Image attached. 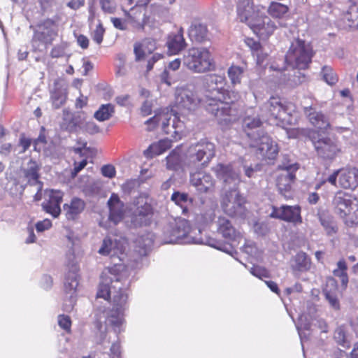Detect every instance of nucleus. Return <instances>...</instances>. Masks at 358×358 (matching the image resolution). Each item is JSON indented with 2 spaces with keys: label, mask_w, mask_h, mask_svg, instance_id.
I'll use <instances>...</instances> for the list:
<instances>
[{
  "label": "nucleus",
  "mask_w": 358,
  "mask_h": 358,
  "mask_svg": "<svg viewBox=\"0 0 358 358\" xmlns=\"http://www.w3.org/2000/svg\"><path fill=\"white\" fill-rule=\"evenodd\" d=\"M101 282L96 296L106 300H110L115 308L105 309L99 313L98 322L101 328L104 322L113 326H117L122 322L121 309H124L127 302V294L125 289L129 285L127 272L119 275L104 274L101 277Z\"/></svg>",
  "instance_id": "obj_1"
},
{
  "label": "nucleus",
  "mask_w": 358,
  "mask_h": 358,
  "mask_svg": "<svg viewBox=\"0 0 358 358\" xmlns=\"http://www.w3.org/2000/svg\"><path fill=\"white\" fill-rule=\"evenodd\" d=\"M202 101L195 93L187 87H180L176 93V110L171 113H162L155 115L145 122L148 124V130L154 129L161 125L162 129L166 134L176 138L183 133L185 124L183 120L178 116V111L185 113L194 110L197 104Z\"/></svg>",
  "instance_id": "obj_2"
},
{
  "label": "nucleus",
  "mask_w": 358,
  "mask_h": 358,
  "mask_svg": "<svg viewBox=\"0 0 358 358\" xmlns=\"http://www.w3.org/2000/svg\"><path fill=\"white\" fill-rule=\"evenodd\" d=\"M224 81L223 76L217 74L207 75L201 79L202 102L206 110L213 115L223 127L228 126L237 116L236 110L229 103L223 101Z\"/></svg>",
  "instance_id": "obj_3"
},
{
  "label": "nucleus",
  "mask_w": 358,
  "mask_h": 358,
  "mask_svg": "<svg viewBox=\"0 0 358 358\" xmlns=\"http://www.w3.org/2000/svg\"><path fill=\"white\" fill-rule=\"evenodd\" d=\"M214 171L224 182V194L222 199L224 212L232 217L243 218L246 214L245 199L238 190L240 176L230 166L217 164Z\"/></svg>",
  "instance_id": "obj_4"
},
{
  "label": "nucleus",
  "mask_w": 358,
  "mask_h": 358,
  "mask_svg": "<svg viewBox=\"0 0 358 358\" xmlns=\"http://www.w3.org/2000/svg\"><path fill=\"white\" fill-rule=\"evenodd\" d=\"M195 230H192L188 221L179 219L168 224L164 231V243L182 242L185 243H203L201 238L192 236Z\"/></svg>",
  "instance_id": "obj_5"
},
{
  "label": "nucleus",
  "mask_w": 358,
  "mask_h": 358,
  "mask_svg": "<svg viewBox=\"0 0 358 358\" xmlns=\"http://www.w3.org/2000/svg\"><path fill=\"white\" fill-rule=\"evenodd\" d=\"M313 51L304 41L296 39L292 42L285 55V62L293 69H305L311 62Z\"/></svg>",
  "instance_id": "obj_6"
},
{
  "label": "nucleus",
  "mask_w": 358,
  "mask_h": 358,
  "mask_svg": "<svg viewBox=\"0 0 358 358\" xmlns=\"http://www.w3.org/2000/svg\"><path fill=\"white\" fill-rule=\"evenodd\" d=\"M183 64L195 73H204L214 68L213 59L206 48H192L183 57Z\"/></svg>",
  "instance_id": "obj_7"
},
{
  "label": "nucleus",
  "mask_w": 358,
  "mask_h": 358,
  "mask_svg": "<svg viewBox=\"0 0 358 358\" xmlns=\"http://www.w3.org/2000/svg\"><path fill=\"white\" fill-rule=\"evenodd\" d=\"M130 224L138 228L150 224L153 215V208L148 198L143 196L135 197L129 207Z\"/></svg>",
  "instance_id": "obj_8"
},
{
  "label": "nucleus",
  "mask_w": 358,
  "mask_h": 358,
  "mask_svg": "<svg viewBox=\"0 0 358 358\" xmlns=\"http://www.w3.org/2000/svg\"><path fill=\"white\" fill-rule=\"evenodd\" d=\"M241 22H245L253 31L261 37L266 38L275 31L276 26L266 15L259 12H246L239 16Z\"/></svg>",
  "instance_id": "obj_9"
},
{
  "label": "nucleus",
  "mask_w": 358,
  "mask_h": 358,
  "mask_svg": "<svg viewBox=\"0 0 358 358\" xmlns=\"http://www.w3.org/2000/svg\"><path fill=\"white\" fill-rule=\"evenodd\" d=\"M215 145L213 143L201 141L196 144L191 145L187 151V160L188 166H196L201 163L206 165L215 156Z\"/></svg>",
  "instance_id": "obj_10"
},
{
  "label": "nucleus",
  "mask_w": 358,
  "mask_h": 358,
  "mask_svg": "<svg viewBox=\"0 0 358 358\" xmlns=\"http://www.w3.org/2000/svg\"><path fill=\"white\" fill-rule=\"evenodd\" d=\"M288 106L282 101L280 97L271 96L260 108L261 117L266 121L279 120L281 122L287 121L289 117Z\"/></svg>",
  "instance_id": "obj_11"
},
{
  "label": "nucleus",
  "mask_w": 358,
  "mask_h": 358,
  "mask_svg": "<svg viewBox=\"0 0 358 358\" xmlns=\"http://www.w3.org/2000/svg\"><path fill=\"white\" fill-rule=\"evenodd\" d=\"M317 155L326 160H333L341 152L338 141L333 137L317 134L311 138Z\"/></svg>",
  "instance_id": "obj_12"
},
{
  "label": "nucleus",
  "mask_w": 358,
  "mask_h": 358,
  "mask_svg": "<svg viewBox=\"0 0 358 358\" xmlns=\"http://www.w3.org/2000/svg\"><path fill=\"white\" fill-rule=\"evenodd\" d=\"M279 168L282 171L276 180V185L280 193L285 197L290 196L292 185L295 179V172L299 169L296 163L282 162L279 165Z\"/></svg>",
  "instance_id": "obj_13"
},
{
  "label": "nucleus",
  "mask_w": 358,
  "mask_h": 358,
  "mask_svg": "<svg viewBox=\"0 0 358 358\" xmlns=\"http://www.w3.org/2000/svg\"><path fill=\"white\" fill-rule=\"evenodd\" d=\"M256 145H249L250 148H256V155L259 158L265 160H273L278 155L279 149L277 143L270 136L265 134L264 130H259L257 134Z\"/></svg>",
  "instance_id": "obj_14"
},
{
  "label": "nucleus",
  "mask_w": 358,
  "mask_h": 358,
  "mask_svg": "<svg viewBox=\"0 0 358 358\" xmlns=\"http://www.w3.org/2000/svg\"><path fill=\"white\" fill-rule=\"evenodd\" d=\"M189 182L199 194L211 195L215 191V180L210 173L205 171L191 172Z\"/></svg>",
  "instance_id": "obj_15"
},
{
  "label": "nucleus",
  "mask_w": 358,
  "mask_h": 358,
  "mask_svg": "<svg viewBox=\"0 0 358 358\" xmlns=\"http://www.w3.org/2000/svg\"><path fill=\"white\" fill-rule=\"evenodd\" d=\"M263 121L259 114H255L252 109L248 110L243 120V128L246 133L249 145H256L257 134L262 129Z\"/></svg>",
  "instance_id": "obj_16"
},
{
  "label": "nucleus",
  "mask_w": 358,
  "mask_h": 358,
  "mask_svg": "<svg viewBox=\"0 0 358 358\" xmlns=\"http://www.w3.org/2000/svg\"><path fill=\"white\" fill-rule=\"evenodd\" d=\"M270 217L293 223H301L302 222L301 207L298 205L273 206Z\"/></svg>",
  "instance_id": "obj_17"
},
{
  "label": "nucleus",
  "mask_w": 358,
  "mask_h": 358,
  "mask_svg": "<svg viewBox=\"0 0 358 358\" xmlns=\"http://www.w3.org/2000/svg\"><path fill=\"white\" fill-rule=\"evenodd\" d=\"M77 271V266L73 265L71 270L66 273L65 277V291L71 294L69 300V303L65 302L63 305V309L66 312H71L73 310L76 302V299L73 296V294L75 293L79 284Z\"/></svg>",
  "instance_id": "obj_18"
},
{
  "label": "nucleus",
  "mask_w": 358,
  "mask_h": 358,
  "mask_svg": "<svg viewBox=\"0 0 358 358\" xmlns=\"http://www.w3.org/2000/svg\"><path fill=\"white\" fill-rule=\"evenodd\" d=\"M45 193L48 199L42 203V208L47 213L57 217L61 213L60 204L63 200V193L54 189L46 190Z\"/></svg>",
  "instance_id": "obj_19"
},
{
  "label": "nucleus",
  "mask_w": 358,
  "mask_h": 358,
  "mask_svg": "<svg viewBox=\"0 0 358 358\" xmlns=\"http://www.w3.org/2000/svg\"><path fill=\"white\" fill-rule=\"evenodd\" d=\"M41 166L36 162L30 159L27 166L23 168L22 179L26 182L25 186L38 185V188L43 187V183L39 180Z\"/></svg>",
  "instance_id": "obj_20"
},
{
  "label": "nucleus",
  "mask_w": 358,
  "mask_h": 358,
  "mask_svg": "<svg viewBox=\"0 0 358 358\" xmlns=\"http://www.w3.org/2000/svg\"><path fill=\"white\" fill-rule=\"evenodd\" d=\"M108 206L109 208V220L115 224L120 222L125 214L124 205L120 201L117 194L113 193L108 199Z\"/></svg>",
  "instance_id": "obj_21"
},
{
  "label": "nucleus",
  "mask_w": 358,
  "mask_h": 358,
  "mask_svg": "<svg viewBox=\"0 0 358 358\" xmlns=\"http://www.w3.org/2000/svg\"><path fill=\"white\" fill-rule=\"evenodd\" d=\"M216 223L217 233L222 235L225 239L234 241L240 237V232L227 217L222 216L219 217Z\"/></svg>",
  "instance_id": "obj_22"
},
{
  "label": "nucleus",
  "mask_w": 358,
  "mask_h": 358,
  "mask_svg": "<svg viewBox=\"0 0 358 358\" xmlns=\"http://www.w3.org/2000/svg\"><path fill=\"white\" fill-rule=\"evenodd\" d=\"M334 213L341 218L345 217L346 213L353 207L352 201L350 197L341 192H337L332 201Z\"/></svg>",
  "instance_id": "obj_23"
},
{
  "label": "nucleus",
  "mask_w": 358,
  "mask_h": 358,
  "mask_svg": "<svg viewBox=\"0 0 358 358\" xmlns=\"http://www.w3.org/2000/svg\"><path fill=\"white\" fill-rule=\"evenodd\" d=\"M149 17L147 16L145 10L136 7L131 8L127 13V22L133 28L138 31H142L148 23Z\"/></svg>",
  "instance_id": "obj_24"
},
{
  "label": "nucleus",
  "mask_w": 358,
  "mask_h": 358,
  "mask_svg": "<svg viewBox=\"0 0 358 358\" xmlns=\"http://www.w3.org/2000/svg\"><path fill=\"white\" fill-rule=\"evenodd\" d=\"M83 121L82 115L79 113H72L66 110L63 111V118L61 129L69 132H75L80 129Z\"/></svg>",
  "instance_id": "obj_25"
},
{
  "label": "nucleus",
  "mask_w": 358,
  "mask_h": 358,
  "mask_svg": "<svg viewBox=\"0 0 358 358\" xmlns=\"http://www.w3.org/2000/svg\"><path fill=\"white\" fill-rule=\"evenodd\" d=\"M339 186L344 189H355L358 186V169L339 170Z\"/></svg>",
  "instance_id": "obj_26"
},
{
  "label": "nucleus",
  "mask_w": 358,
  "mask_h": 358,
  "mask_svg": "<svg viewBox=\"0 0 358 358\" xmlns=\"http://www.w3.org/2000/svg\"><path fill=\"white\" fill-rule=\"evenodd\" d=\"M303 112L310 122L320 129H326L329 127L327 117L321 112L316 111L311 105L303 106Z\"/></svg>",
  "instance_id": "obj_27"
},
{
  "label": "nucleus",
  "mask_w": 358,
  "mask_h": 358,
  "mask_svg": "<svg viewBox=\"0 0 358 358\" xmlns=\"http://www.w3.org/2000/svg\"><path fill=\"white\" fill-rule=\"evenodd\" d=\"M85 208V203L81 199L74 197L69 203L63 206L65 216L69 220H74L78 217Z\"/></svg>",
  "instance_id": "obj_28"
},
{
  "label": "nucleus",
  "mask_w": 358,
  "mask_h": 358,
  "mask_svg": "<svg viewBox=\"0 0 358 358\" xmlns=\"http://www.w3.org/2000/svg\"><path fill=\"white\" fill-rule=\"evenodd\" d=\"M188 36L191 41L203 43L208 40V30L205 24L194 22L188 29Z\"/></svg>",
  "instance_id": "obj_29"
},
{
  "label": "nucleus",
  "mask_w": 358,
  "mask_h": 358,
  "mask_svg": "<svg viewBox=\"0 0 358 358\" xmlns=\"http://www.w3.org/2000/svg\"><path fill=\"white\" fill-rule=\"evenodd\" d=\"M156 49V41L153 38H145L141 43H136L134 46V52L136 60L143 59L146 55L152 54Z\"/></svg>",
  "instance_id": "obj_30"
},
{
  "label": "nucleus",
  "mask_w": 358,
  "mask_h": 358,
  "mask_svg": "<svg viewBox=\"0 0 358 358\" xmlns=\"http://www.w3.org/2000/svg\"><path fill=\"white\" fill-rule=\"evenodd\" d=\"M169 50L172 54H177L186 46L183 37V29L180 28L178 34H171L169 36L166 42Z\"/></svg>",
  "instance_id": "obj_31"
},
{
  "label": "nucleus",
  "mask_w": 358,
  "mask_h": 358,
  "mask_svg": "<svg viewBox=\"0 0 358 358\" xmlns=\"http://www.w3.org/2000/svg\"><path fill=\"white\" fill-rule=\"evenodd\" d=\"M311 267V260L306 253L298 252L292 259V268L294 271L306 272Z\"/></svg>",
  "instance_id": "obj_32"
},
{
  "label": "nucleus",
  "mask_w": 358,
  "mask_h": 358,
  "mask_svg": "<svg viewBox=\"0 0 358 358\" xmlns=\"http://www.w3.org/2000/svg\"><path fill=\"white\" fill-rule=\"evenodd\" d=\"M52 105L55 108H59L66 100V89L62 85L55 83V87L51 92Z\"/></svg>",
  "instance_id": "obj_33"
},
{
  "label": "nucleus",
  "mask_w": 358,
  "mask_h": 358,
  "mask_svg": "<svg viewBox=\"0 0 358 358\" xmlns=\"http://www.w3.org/2000/svg\"><path fill=\"white\" fill-rule=\"evenodd\" d=\"M121 251L122 249L119 248L118 243L116 240L113 241L111 238L106 237L103 239L98 252L102 255L115 257Z\"/></svg>",
  "instance_id": "obj_34"
},
{
  "label": "nucleus",
  "mask_w": 358,
  "mask_h": 358,
  "mask_svg": "<svg viewBox=\"0 0 358 358\" xmlns=\"http://www.w3.org/2000/svg\"><path fill=\"white\" fill-rule=\"evenodd\" d=\"M289 10L287 6L279 2H271L268 8V14L275 18H282Z\"/></svg>",
  "instance_id": "obj_35"
},
{
  "label": "nucleus",
  "mask_w": 358,
  "mask_h": 358,
  "mask_svg": "<svg viewBox=\"0 0 358 358\" xmlns=\"http://www.w3.org/2000/svg\"><path fill=\"white\" fill-rule=\"evenodd\" d=\"M114 106L110 103L103 104L100 106L94 115V117L99 121L108 120L114 113Z\"/></svg>",
  "instance_id": "obj_36"
},
{
  "label": "nucleus",
  "mask_w": 358,
  "mask_h": 358,
  "mask_svg": "<svg viewBox=\"0 0 358 358\" xmlns=\"http://www.w3.org/2000/svg\"><path fill=\"white\" fill-rule=\"evenodd\" d=\"M347 269L346 262L342 259L337 262V268L333 271L334 275L341 278V283L345 287L348 283Z\"/></svg>",
  "instance_id": "obj_37"
},
{
  "label": "nucleus",
  "mask_w": 358,
  "mask_h": 358,
  "mask_svg": "<svg viewBox=\"0 0 358 358\" xmlns=\"http://www.w3.org/2000/svg\"><path fill=\"white\" fill-rule=\"evenodd\" d=\"M343 20L349 27H358V7L355 6L350 7L344 14Z\"/></svg>",
  "instance_id": "obj_38"
},
{
  "label": "nucleus",
  "mask_w": 358,
  "mask_h": 358,
  "mask_svg": "<svg viewBox=\"0 0 358 358\" xmlns=\"http://www.w3.org/2000/svg\"><path fill=\"white\" fill-rule=\"evenodd\" d=\"M166 168L169 170L176 171L180 168L181 159L179 153L173 150L166 158Z\"/></svg>",
  "instance_id": "obj_39"
},
{
  "label": "nucleus",
  "mask_w": 358,
  "mask_h": 358,
  "mask_svg": "<svg viewBox=\"0 0 358 358\" xmlns=\"http://www.w3.org/2000/svg\"><path fill=\"white\" fill-rule=\"evenodd\" d=\"M320 220L321 224L326 231V233L329 236H333L334 234H336L338 227L333 219L327 217H320Z\"/></svg>",
  "instance_id": "obj_40"
},
{
  "label": "nucleus",
  "mask_w": 358,
  "mask_h": 358,
  "mask_svg": "<svg viewBox=\"0 0 358 358\" xmlns=\"http://www.w3.org/2000/svg\"><path fill=\"white\" fill-rule=\"evenodd\" d=\"M228 76L233 85L241 83L243 73V69L238 66H231L228 69Z\"/></svg>",
  "instance_id": "obj_41"
},
{
  "label": "nucleus",
  "mask_w": 358,
  "mask_h": 358,
  "mask_svg": "<svg viewBox=\"0 0 358 358\" xmlns=\"http://www.w3.org/2000/svg\"><path fill=\"white\" fill-rule=\"evenodd\" d=\"M137 246L140 248L138 252L141 255H145L152 245V241L148 236H142L136 240Z\"/></svg>",
  "instance_id": "obj_42"
},
{
  "label": "nucleus",
  "mask_w": 358,
  "mask_h": 358,
  "mask_svg": "<svg viewBox=\"0 0 358 358\" xmlns=\"http://www.w3.org/2000/svg\"><path fill=\"white\" fill-rule=\"evenodd\" d=\"M345 225L353 227L358 225V208L354 209L352 207L347 213L345 217H341Z\"/></svg>",
  "instance_id": "obj_43"
},
{
  "label": "nucleus",
  "mask_w": 358,
  "mask_h": 358,
  "mask_svg": "<svg viewBox=\"0 0 358 358\" xmlns=\"http://www.w3.org/2000/svg\"><path fill=\"white\" fill-rule=\"evenodd\" d=\"M322 74L324 80L329 85L336 84L338 81L337 76L333 69L329 66H324L322 68Z\"/></svg>",
  "instance_id": "obj_44"
},
{
  "label": "nucleus",
  "mask_w": 358,
  "mask_h": 358,
  "mask_svg": "<svg viewBox=\"0 0 358 358\" xmlns=\"http://www.w3.org/2000/svg\"><path fill=\"white\" fill-rule=\"evenodd\" d=\"M52 31L40 27L39 30L35 31L34 40H37L43 43H48L52 40Z\"/></svg>",
  "instance_id": "obj_45"
},
{
  "label": "nucleus",
  "mask_w": 358,
  "mask_h": 358,
  "mask_svg": "<svg viewBox=\"0 0 358 358\" xmlns=\"http://www.w3.org/2000/svg\"><path fill=\"white\" fill-rule=\"evenodd\" d=\"M325 299L329 305L335 310L340 309V302L336 292H332L327 289L323 291Z\"/></svg>",
  "instance_id": "obj_46"
},
{
  "label": "nucleus",
  "mask_w": 358,
  "mask_h": 358,
  "mask_svg": "<svg viewBox=\"0 0 358 358\" xmlns=\"http://www.w3.org/2000/svg\"><path fill=\"white\" fill-rule=\"evenodd\" d=\"M171 200L174 201L177 205H179L182 208L183 213L187 210L186 207H183L182 203L187 201L192 202V199L189 198V196L186 193H180L178 192H174L171 196Z\"/></svg>",
  "instance_id": "obj_47"
},
{
  "label": "nucleus",
  "mask_w": 358,
  "mask_h": 358,
  "mask_svg": "<svg viewBox=\"0 0 358 358\" xmlns=\"http://www.w3.org/2000/svg\"><path fill=\"white\" fill-rule=\"evenodd\" d=\"M334 337L338 344L343 346H348V336L343 327H339L335 330Z\"/></svg>",
  "instance_id": "obj_48"
},
{
  "label": "nucleus",
  "mask_w": 358,
  "mask_h": 358,
  "mask_svg": "<svg viewBox=\"0 0 358 358\" xmlns=\"http://www.w3.org/2000/svg\"><path fill=\"white\" fill-rule=\"evenodd\" d=\"M144 155L147 158H152L157 155H159L163 153V151L159 146V143H152L149 148L144 151Z\"/></svg>",
  "instance_id": "obj_49"
},
{
  "label": "nucleus",
  "mask_w": 358,
  "mask_h": 358,
  "mask_svg": "<svg viewBox=\"0 0 358 358\" xmlns=\"http://www.w3.org/2000/svg\"><path fill=\"white\" fill-rule=\"evenodd\" d=\"M252 0H238L237 11L238 15L252 10Z\"/></svg>",
  "instance_id": "obj_50"
},
{
  "label": "nucleus",
  "mask_w": 358,
  "mask_h": 358,
  "mask_svg": "<svg viewBox=\"0 0 358 358\" xmlns=\"http://www.w3.org/2000/svg\"><path fill=\"white\" fill-rule=\"evenodd\" d=\"M171 71L167 68H165L164 71L160 74V80L162 83H166L170 86L175 80L174 73L171 72Z\"/></svg>",
  "instance_id": "obj_51"
},
{
  "label": "nucleus",
  "mask_w": 358,
  "mask_h": 358,
  "mask_svg": "<svg viewBox=\"0 0 358 358\" xmlns=\"http://www.w3.org/2000/svg\"><path fill=\"white\" fill-rule=\"evenodd\" d=\"M80 129L90 134H94L99 132V127L92 121L86 122L85 123L82 122Z\"/></svg>",
  "instance_id": "obj_52"
},
{
  "label": "nucleus",
  "mask_w": 358,
  "mask_h": 358,
  "mask_svg": "<svg viewBox=\"0 0 358 358\" xmlns=\"http://www.w3.org/2000/svg\"><path fill=\"white\" fill-rule=\"evenodd\" d=\"M105 29L103 25L99 23L92 33V38L97 43L101 44L103 41Z\"/></svg>",
  "instance_id": "obj_53"
},
{
  "label": "nucleus",
  "mask_w": 358,
  "mask_h": 358,
  "mask_svg": "<svg viewBox=\"0 0 358 358\" xmlns=\"http://www.w3.org/2000/svg\"><path fill=\"white\" fill-rule=\"evenodd\" d=\"M58 324L61 328H62L67 332H70L71 327V320L69 316L64 315H59L58 316Z\"/></svg>",
  "instance_id": "obj_54"
},
{
  "label": "nucleus",
  "mask_w": 358,
  "mask_h": 358,
  "mask_svg": "<svg viewBox=\"0 0 358 358\" xmlns=\"http://www.w3.org/2000/svg\"><path fill=\"white\" fill-rule=\"evenodd\" d=\"M101 9L107 13H113L116 8L115 2L112 0H100Z\"/></svg>",
  "instance_id": "obj_55"
},
{
  "label": "nucleus",
  "mask_w": 358,
  "mask_h": 358,
  "mask_svg": "<svg viewBox=\"0 0 358 358\" xmlns=\"http://www.w3.org/2000/svg\"><path fill=\"white\" fill-rule=\"evenodd\" d=\"M101 173L104 177L113 178L115 176L116 171L114 166L106 164L101 167Z\"/></svg>",
  "instance_id": "obj_56"
},
{
  "label": "nucleus",
  "mask_w": 358,
  "mask_h": 358,
  "mask_svg": "<svg viewBox=\"0 0 358 358\" xmlns=\"http://www.w3.org/2000/svg\"><path fill=\"white\" fill-rule=\"evenodd\" d=\"M250 273L252 275L259 278H267L268 276V271L261 266H253L250 268Z\"/></svg>",
  "instance_id": "obj_57"
},
{
  "label": "nucleus",
  "mask_w": 358,
  "mask_h": 358,
  "mask_svg": "<svg viewBox=\"0 0 358 358\" xmlns=\"http://www.w3.org/2000/svg\"><path fill=\"white\" fill-rule=\"evenodd\" d=\"M199 238H201L203 241V243H198L197 244L208 245L213 248L227 252L226 249L224 247H222V243L220 242H218L213 238H208L206 240H203L201 237H199Z\"/></svg>",
  "instance_id": "obj_58"
},
{
  "label": "nucleus",
  "mask_w": 358,
  "mask_h": 358,
  "mask_svg": "<svg viewBox=\"0 0 358 358\" xmlns=\"http://www.w3.org/2000/svg\"><path fill=\"white\" fill-rule=\"evenodd\" d=\"M52 226V222L48 219H45L43 221L38 222L36 224L37 231L42 232L45 230L50 229Z\"/></svg>",
  "instance_id": "obj_59"
},
{
  "label": "nucleus",
  "mask_w": 358,
  "mask_h": 358,
  "mask_svg": "<svg viewBox=\"0 0 358 358\" xmlns=\"http://www.w3.org/2000/svg\"><path fill=\"white\" fill-rule=\"evenodd\" d=\"M304 77L299 71H294V74L292 76V78L289 79L290 84L297 85L301 83Z\"/></svg>",
  "instance_id": "obj_60"
},
{
  "label": "nucleus",
  "mask_w": 358,
  "mask_h": 358,
  "mask_svg": "<svg viewBox=\"0 0 358 358\" xmlns=\"http://www.w3.org/2000/svg\"><path fill=\"white\" fill-rule=\"evenodd\" d=\"M247 45L251 48V50H252L253 52V55L257 52V51H260V49H262V45L261 44L259 43V42L258 41H256L253 39H251V38H248L247 40Z\"/></svg>",
  "instance_id": "obj_61"
},
{
  "label": "nucleus",
  "mask_w": 358,
  "mask_h": 358,
  "mask_svg": "<svg viewBox=\"0 0 358 358\" xmlns=\"http://www.w3.org/2000/svg\"><path fill=\"white\" fill-rule=\"evenodd\" d=\"M243 169L245 176H247L248 178L253 177L255 173L257 172L259 170V165H256L255 167L245 165L243 166Z\"/></svg>",
  "instance_id": "obj_62"
},
{
  "label": "nucleus",
  "mask_w": 358,
  "mask_h": 358,
  "mask_svg": "<svg viewBox=\"0 0 358 358\" xmlns=\"http://www.w3.org/2000/svg\"><path fill=\"white\" fill-rule=\"evenodd\" d=\"M85 4V0H70L67 3V6L73 10H77Z\"/></svg>",
  "instance_id": "obj_63"
},
{
  "label": "nucleus",
  "mask_w": 358,
  "mask_h": 358,
  "mask_svg": "<svg viewBox=\"0 0 358 358\" xmlns=\"http://www.w3.org/2000/svg\"><path fill=\"white\" fill-rule=\"evenodd\" d=\"M253 55L257 57V63L259 65H262L268 56L266 53L263 52L262 48L260 49V51L256 52Z\"/></svg>",
  "instance_id": "obj_64"
}]
</instances>
